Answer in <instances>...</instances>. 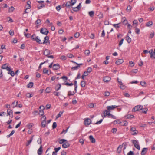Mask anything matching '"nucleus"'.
<instances>
[{"instance_id": "nucleus-23", "label": "nucleus", "mask_w": 155, "mask_h": 155, "mask_svg": "<svg viewBox=\"0 0 155 155\" xmlns=\"http://www.w3.org/2000/svg\"><path fill=\"white\" fill-rule=\"evenodd\" d=\"M33 86V82H30L27 85V87L28 88H31Z\"/></svg>"}, {"instance_id": "nucleus-52", "label": "nucleus", "mask_w": 155, "mask_h": 155, "mask_svg": "<svg viewBox=\"0 0 155 155\" xmlns=\"http://www.w3.org/2000/svg\"><path fill=\"white\" fill-rule=\"evenodd\" d=\"M146 83L145 81H143L140 82V84L142 86H145L146 85Z\"/></svg>"}, {"instance_id": "nucleus-15", "label": "nucleus", "mask_w": 155, "mask_h": 155, "mask_svg": "<svg viewBox=\"0 0 155 155\" xmlns=\"http://www.w3.org/2000/svg\"><path fill=\"white\" fill-rule=\"evenodd\" d=\"M49 41V37L48 36H45L44 38V41L42 42V44H47L48 43V41Z\"/></svg>"}, {"instance_id": "nucleus-14", "label": "nucleus", "mask_w": 155, "mask_h": 155, "mask_svg": "<svg viewBox=\"0 0 155 155\" xmlns=\"http://www.w3.org/2000/svg\"><path fill=\"white\" fill-rule=\"evenodd\" d=\"M89 138L91 142L92 143H94L95 142V140L94 138L92 135H90L89 137Z\"/></svg>"}, {"instance_id": "nucleus-25", "label": "nucleus", "mask_w": 155, "mask_h": 155, "mask_svg": "<svg viewBox=\"0 0 155 155\" xmlns=\"http://www.w3.org/2000/svg\"><path fill=\"white\" fill-rule=\"evenodd\" d=\"M65 142H67V140L64 139L59 140L58 141L59 143L61 144H63Z\"/></svg>"}, {"instance_id": "nucleus-6", "label": "nucleus", "mask_w": 155, "mask_h": 155, "mask_svg": "<svg viewBox=\"0 0 155 155\" xmlns=\"http://www.w3.org/2000/svg\"><path fill=\"white\" fill-rule=\"evenodd\" d=\"M91 123V120L89 118H86L84 120V124L85 125L90 124Z\"/></svg>"}, {"instance_id": "nucleus-22", "label": "nucleus", "mask_w": 155, "mask_h": 155, "mask_svg": "<svg viewBox=\"0 0 155 155\" xmlns=\"http://www.w3.org/2000/svg\"><path fill=\"white\" fill-rule=\"evenodd\" d=\"M61 87V85L60 84L56 85L55 87V90L56 91L59 90Z\"/></svg>"}, {"instance_id": "nucleus-42", "label": "nucleus", "mask_w": 155, "mask_h": 155, "mask_svg": "<svg viewBox=\"0 0 155 155\" xmlns=\"http://www.w3.org/2000/svg\"><path fill=\"white\" fill-rule=\"evenodd\" d=\"M90 52L89 50H86L84 52V54L86 56H88Z\"/></svg>"}, {"instance_id": "nucleus-20", "label": "nucleus", "mask_w": 155, "mask_h": 155, "mask_svg": "<svg viewBox=\"0 0 155 155\" xmlns=\"http://www.w3.org/2000/svg\"><path fill=\"white\" fill-rule=\"evenodd\" d=\"M126 39L127 41L128 42V43H129L131 42V39L129 36L128 34L126 36Z\"/></svg>"}, {"instance_id": "nucleus-28", "label": "nucleus", "mask_w": 155, "mask_h": 155, "mask_svg": "<svg viewBox=\"0 0 155 155\" xmlns=\"http://www.w3.org/2000/svg\"><path fill=\"white\" fill-rule=\"evenodd\" d=\"M153 52V50L152 49L149 51V53L150 54V56L151 58H152L153 57V55H154Z\"/></svg>"}, {"instance_id": "nucleus-32", "label": "nucleus", "mask_w": 155, "mask_h": 155, "mask_svg": "<svg viewBox=\"0 0 155 155\" xmlns=\"http://www.w3.org/2000/svg\"><path fill=\"white\" fill-rule=\"evenodd\" d=\"M8 64H5L2 65L1 68L3 69H6V68L8 67Z\"/></svg>"}, {"instance_id": "nucleus-24", "label": "nucleus", "mask_w": 155, "mask_h": 155, "mask_svg": "<svg viewBox=\"0 0 155 155\" xmlns=\"http://www.w3.org/2000/svg\"><path fill=\"white\" fill-rule=\"evenodd\" d=\"M15 9V8L13 6H11L8 8V12L9 13L12 12Z\"/></svg>"}, {"instance_id": "nucleus-26", "label": "nucleus", "mask_w": 155, "mask_h": 155, "mask_svg": "<svg viewBox=\"0 0 155 155\" xmlns=\"http://www.w3.org/2000/svg\"><path fill=\"white\" fill-rule=\"evenodd\" d=\"M34 125V124L32 123H30L28 124L26 126L28 129H31Z\"/></svg>"}, {"instance_id": "nucleus-19", "label": "nucleus", "mask_w": 155, "mask_h": 155, "mask_svg": "<svg viewBox=\"0 0 155 155\" xmlns=\"http://www.w3.org/2000/svg\"><path fill=\"white\" fill-rule=\"evenodd\" d=\"M65 6L67 8H70L72 6L69 1L65 3Z\"/></svg>"}, {"instance_id": "nucleus-62", "label": "nucleus", "mask_w": 155, "mask_h": 155, "mask_svg": "<svg viewBox=\"0 0 155 155\" xmlns=\"http://www.w3.org/2000/svg\"><path fill=\"white\" fill-rule=\"evenodd\" d=\"M80 36V34L79 32H77L74 35V36L75 37L78 38Z\"/></svg>"}, {"instance_id": "nucleus-16", "label": "nucleus", "mask_w": 155, "mask_h": 155, "mask_svg": "<svg viewBox=\"0 0 155 155\" xmlns=\"http://www.w3.org/2000/svg\"><path fill=\"white\" fill-rule=\"evenodd\" d=\"M147 148H143L142 151L141 152V155H145V154L146 153V152H147Z\"/></svg>"}, {"instance_id": "nucleus-27", "label": "nucleus", "mask_w": 155, "mask_h": 155, "mask_svg": "<svg viewBox=\"0 0 155 155\" xmlns=\"http://www.w3.org/2000/svg\"><path fill=\"white\" fill-rule=\"evenodd\" d=\"M51 88L50 87H47L45 89V91L47 93H49L51 91Z\"/></svg>"}, {"instance_id": "nucleus-40", "label": "nucleus", "mask_w": 155, "mask_h": 155, "mask_svg": "<svg viewBox=\"0 0 155 155\" xmlns=\"http://www.w3.org/2000/svg\"><path fill=\"white\" fill-rule=\"evenodd\" d=\"M121 123L120 120L119 119L116 120L114 121V124H119Z\"/></svg>"}, {"instance_id": "nucleus-37", "label": "nucleus", "mask_w": 155, "mask_h": 155, "mask_svg": "<svg viewBox=\"0 0 155 155\" xmlns=\"http://www.w3.org/2000/svg\"><path fill=\"white\" fill-rule=\"evenodd\" d=\"M94 12L93 11H91L89 12V15L91 17H93L94 16Z\"/></svg>"}, {"instance_id": "nucleus-4", "label": "nucleus", "mask_w": 155, "mask_h": 155, "mask_svg": "<svg viewBox=\"0 0 155 155\" xmlns=\"http://www.w3.org/2000/svg\"><path fill=\"white\" fill-rule=\"evenodd\" d=\"M40 32L43 34L47 35L48 33H49V31L47 30L46 28H43L41 29Z\"/></svg>"}, {"instance_id": "nucleus-2", "label": "nucleus", "mask_w": 155, "mask_h": 155, "mask_svg": "<svg viewBox=\"0 0 155 155\" xmlns=\"http://www.w3.org/2000/svg\"><path fill=\"white\" fill-rule=\"evenodd\" d=\"M143 106L142 105H137L134 107L132 109L133 112H135L141 110L143 109Z\"/></svg>"}, {"instance_id": "nucleus-49", "label": "nucleus", "mask_w": 155, "mask_h": 155, "mask_svg": "<svg viewBox=\"0 0 155 155\" xmlns=\"http://www.w3.org/2000/svg\"><path fill=\"white\" fill-rule=\"evenodd\" d=\"M39 114L41 116H43L44 114L43 110H40L39 112Z\"/></svg>"}, {"instance_id": "nucleus-61", "label": "nucleus", "mask_w": 155, "mask_h": 155, "mask_svg": "<svg viewBox=\"0 0 155 155\" xmlns=\"http://www.w3.org/2000/svg\"><path fill=\"white\" fill-rule=\"evenodd\" d=\"M124 40V39H122L119 42V47H120L121 46V45H122V44L123 43Z\"/></svg>"}, {"instance_id": "nucleus-43", "label": "nucleus", "mask_w": 155, "mask_h": 155, "mask_svg": "<svg viewBox=\"0 0 155 155\" xmlns=\"http://www.w3.org/2000/svg\"><path fill=\"white\" fill-rule=\"evenodd\" d=\"M142 112L145 114H146L148 110V109L147 108H143L142 109Z\"/></svg>"}, {"instance_id": "nucleus-41", "label": "nucleus", "mask_w": 155, "mask_h": 155, "mask_svg": "<svg viewBox=\"0 0 155 155\" xmlns=\"http://www.w3.org/2000/svg\"><path fill=\"white\" fill-rule=\"evenodd\" d=\"M127 119L132 118L134 117V116L133 115H128L126 116Z\"/></svg>"}, {"instance_id": "nucleus-34", "label": "nucleus", "mask_w": 155, "mask_h": 155, "mask_svg": "<svg viewBox=\"0 0 155 155\" xmlns=\"http://www.w3.org/2000/svg\"><path fill=\"white\" fill-rule=\"evenodd\" d=\"M123 147V146L122 145H120L119 146V147H118L117 149V150L119 153H120V152L121 151V150L122 148Z\"/></svg>"}, {"instance_id": "nucleus-33", "label": "nucleus", "mask_w": 155, "mask_h": 155, "mask_svg": "<svg viewBox=\"0 0 155 155\" xmlns=\"http://www.w3.org/2000/svg\"><path fill=\"white\" fill-rule=\"evenodd\" d=\"M45 7V5L44 4H41V5H38L37 6L38 9H40Z\"/></svg>"}, {"instance_id": "nucleus-56", "label": "nucleus", "mask_w": 155, "mask_h": 155, "mask_svg": "<svg viewBox=\"0 0 155 155\" xmlns=\"http://www.w3.org/2000/svg\"><path fill=\"white\" fill-rule=\"evenodd\" d=\"M138 23V21H137V20H134L133 22V25H136V26H137Z\"/></svg>"}, {"instance_id": "nucleus-45", "label": "nucleus", "mask_w": 155, "mask_h": 155, "mask_svg": "<svg viewBox=\"0 0 155 155\" xmlns=\"http://www.w3.org/2000/svg\"><path fill=\"white\" fill-rule=\"evenodd\" d=\"M119 85H120V87L121 89H124L125 88L126 86L123 84L122 83V84H120Z\"/></svg>"}, {"instance_id": "nucleus-18", "label": "nucleus", "mask_w": 155, "mask_h": 155, "mask_svg": "<svg viewBox=\"0 0 155 155\" xmlns=\"http://www.w3.org/2000/svg\"><path fill=\"white\" fill-rule=\"evenodd\" d=\"M43 72L45 74H47L48 75H49L51 74V71H49L48 70H47L46 68H44L43 69Z\"/></svg>"}, {"instance_id": "nucleus-36", "label": "nucleus", "mask_w": 155, "mask_h": 155, "mask_svg": "<svg viewBox=\"0 0 155 155\" xmlns=\"http://www.w3.org/2000/svg\"><path fill=\"white\" fill-rule=\"evenodd\" d=\"M72 6L74 5L76 2V1L75 0H71L69 1Z\"/></svg>"}, {"instance_id": "nucleus-29", "label": "nucleus", "mask_w": 155, "mask_h": 155, "mask_svg": "<svg viewBox=\"0 0 155 155\" xmlns=\"http://www.w3.org/2000/svg\"><path fill=\"white\" fill-rule=\"evenodd\" d=\"M123 22L124 24L125 25L128 24L127 20L125 17H124L123 18Z\"/></svg>"}, {"instance_id": "nucleus-63", "label": "nucleus", "mask_w": 155, "mask_h": 155, "mask_svg": "<svg viewBox=\"0 0 155 155\" xmlns=\"http://www.w3.org/2000/svg\"><path fill=\"white\" fill-rule=\"evenodd\" d=\"M9 33L10 35L11 36H13L14 35V32L13 30H10L9 31Z\"/></svg>"}, {"instance_id": "nucleus-44", "label": "nucleus", "mask_w": 155, "mask_h": 155, "mask_svg": "<svg viewBox=\"0 0 155 155\" xmlns=\"http://www.w3.org/2000/svg\"><path fill=\"white\" fill-rule=\"evenodd\" d=\"M135 32L136 34H139L140 33V30L139 28L136 27L135 28Z\"/></svg>"}, {"instance_id": "nucleus-9", "label": "nucleus", "mask_w": 155, "mask_h": 155, "mask_svg": "<svg viewBox=\"0 0 155 155\" xmlns=\"http://www.w3.org/2000/svg\"><path fill=\"white\" fill-rule=\"evenodd\" d=\"M70 144L67 141V142H65V143H64L62 145V147L63 148H65L69 147Z\"/></svg>"}, {"instance_id": "nucleus-60", "label": "nucleus", "mask_w": 155, "mask_h": 155, "mask_svg": "<svg viewBox=\"0 0 155 155\" xmlns=\"http://www.w3.org/2000/svg\"><path fill=\"white\" fill-rule=\"evenodd\" d=\"M120 24V23H118L117 24H114L113 26L116 28H120V26H119V25Z\"/></svg>"}, {"instance_id": "nucleus-17", "label": "nucleus", "mask_w": 155, "mask_h": 155, "mask_svg": "<svg viewBox=\"0 0 155 155\" xmlns=\"http://www.w3.org/2000/svg\"><path fill=\"white\" fill-rule=\"evenodd\" d=\"M42 147L41 146L40 148L38 150L37 153L38 155H41L42 153Z\"/></svg>"}, {"instance_id": "nucleus-64", "label": "nucleus", "mask_w": 155, "mask_h": 155, "mask_svg": "<svg viewBox=\"0 0 155 155\" xmlns=\"http://www.w3.org/2000/svg\"><path fill=\"white\" fill-rule=\"evenodd\" d=\"M117 131V129L116 128H114L112 129L111 132L114 134H115L116 133Z\"/></svg>"}, {"instance_id": "nucleus-54", "label": "nucleus", "mask_w": 155, "mask_h": 155, "mask_svg": "<svg viewBox=\"0 0 155 155\" xmlns=\"http://www.w3.org/2000/svg\"><path fill=\"white\" fill-rule=\"evenodd\" d=\"M41 22V20L39 19H37L35 22V24H40Z\"/></svg>"}, {"instance_id": "nucleus-30", "label": "nucleus", "mask_w": 155, "mask_h": 155, "mask_svg": "<svg viewBox=\"0 0 155 155\" xmlns=\"http://www.w3.org/2000/svg\"><path fill=\"white\" fill-rule=\"evenodd\" d=\"M7 116H10L11 114H12L13 111L10 109H8L7 110Z\"/></svg>"}, {"instance_id": "nucleus-38", "label": "nucleus", "mask_w": 155, "mask_h": 155, "mask_svg": "<svg viewBox=\"0 0 155 155\" xmlns=\"http://www.w3.org/2000/svg\"><path fill=\"white\" fill-rule=\"evenodd\" d=\"M86 83L84 81H82L81 82V85L82 87H84L85 86Z\"/></svg>"}, {"instance_id": "nucleus-46", "label": "nucleus", "mask_w": 155, "mask_h": 155, "mask_svg": "<svg viewBox=\"0 0 155 155\" xmlns=\"http://www.w3.org/2000/svg\"><path fill=\"white\" fill-rule=\"evenodd\" d=\"M8 74H10L13 77L15 75V73L13 71H11L10 72H8Z\"/></svg>"}, {"instance_id": "nucleus-7", "label": "nucleus", "mask_w": 155, "mask_h": 155, "mask_svg": "<svg viewBox=\"0 0 155 155\" xmlns=\"http://www.w3.org/2000/svg\"><path fill=\"white\" fill-rule=\"evenodd\" d=\"M103 114L104 117H105L107 116H108L109 117H110V114L109 111L105 110L103 112Z\"/></svg>"}, {"instance_id": "nucleus-48", "label": "nucleus", "mask_w": 155, "mask_h": 155, "mask_svg": "<svg viewBox=\"0 0 155 155\" xmlns=\"http://www.w3.org/2000/svg\"><path fill=\"white\" fill-rule=\"evenodd\" d=\"M41 126L43 127H45L46 126V121H42L41 123Z\"/></svg>"}, {"instance_id": "nucleus-47", "label": "nucleus", "mask_w": 155, "mask_h": 155, "mask_svg": "<svg viewBox=\"0 0 155 155\" xmlns=\"http://www.w3.org/2000/svg\"><path fill=\"white\" fill-rule=\"evenodd\" d=\"M80 66H77L74 67H72L71 68V70H75L78 69V68H80Z\"/></svg>"}, {"instance_id": "nucleus-50", "label": "nucleus", "mask_w": 155, "mask_h": 155, "mask_svg": "<svg viewBox=\"0 0 155 155\" xmlns=\"http://www.w3.org/2000/svg\"><path fill=\"white\" fill-rule=\"evenodd\" d=\"M64 85L69 86H71L73 85L74 84L73 83H69L68 82H67L64 84Z\"/></svg>"}, {"instance_id": "nucleus-11", "label": "nucleus", "mask_w": 155, "mask_h": 155, "mask_svg": "<svg viewBox=\"0 0 155 155\" xmlns=\"http://www.w3.org/2000/svg\"><path fill=\"white\" fill-rule=\"evenodd\" d=\"M60 68V65L58 64H54L53 65V68L54 70H56L59 69Z\"/></svg>"}, {"instance_id": "nucleus-8", "label": "nucleus", "mask_w": 155, "mask_h": 155, "mask_svg": "<svg viewBox=\"0 0 155 155\" xmlns=\"http://www.w3.org/2000/svg\"><path fill=\"white\" fill-rule=\"evenodd\" d=\"M117 107V106L116 105H112L111 106H108L107 107V110L109 111H110V110H113L114 109L116 108Z\"/></svg>"}, {"instance_id": "nucleus-31", "label": "nucleus", "mask_w": 155, "mask_h": 155, "mask_svg": "<svg viewBox=\"0 0 155 155\" xmlns=\"http://www.w3.org/2000/svg\"><path fill=\"white\" fill-rule=\"evenodd\" d=\"M33 139V136L31 138V139L28 141L27 143L26 144V146H28L32 141Z\"/></svg>"}, {"instance_id": "nucleus-39", "label": "nucleus", "mask_w": 155, "mask_h": 155, "mask_svg": "<svg viewBox=\"0 0 155 155\" xmlns=\"http://www.w3.org/2000/svg\"><path fill=\"white\" fill-rule=\"evenodd\" d=\"M63 112L60 111L56 116V119H57L60 117L63 114Z\"/></svg>"}, {"instance_id": "nucleus-12", "label": "nucleus", "mask_w": 155, "mask_h": 155, "mask_svg": "<svg viewBox=\"0 0 155 155\" xmlns=\"http://www.w3.org/2000/svg\"><path fill=\"white\" fill-rule=\"evenodd\" d=\"M50 53V50L47 49H45L44 52V54L45 56H48Z\"/></svg>"}, {"instance_id": "nucleus-57", "label": "nucleus", "mask_w": 155, "mask_h": 155, "mask_svg": "<svg viewBox=\"0 0 155 155\" xmlns=\"http://www.w3.org/2000/svg\"><path fill=\"white\" fill-rule=\"evenodd\" d=\"M92 68L91 67H88L87 69V71L88 73L91 72L92 71Z\"/></svg>"}, {"instance_id": "nucleus-51", "label": "nucleus", "mask_w": 155, "mask_h": 155, "mask_svg": "<svg viewBox=\"0 0 155 155\" xmlns=\"http://www.w3.org/2000/svg\"><path fill=\"white\" fill-rule=\"evenodd\" d=\"M69 127H68L66 130H64V129L63 130V131L61 132V134H62L64 133H66L67 132Z\"/></svg>"}, {"instance_id": "nucleus-13", "label": "nucleus", "mask_w": 155, "mask_h": 155, "mask_svg": "<svg viewBox=\"0 0 155 155\" xmlns=\"http://www.w3.org/2000/svg\"><path fill=\"white\" fill-rule=\"evenodd\" d=\"M124 62V60L122 59H118L115 62V64L117 65H119Z\"/></svg>"}, {"instance_id": "nucleus-5", "label": "nucleus", "mask_w": 155, "mask_h": 155, "mask_svg": "<svg viewBox=\"0 0 155 155\" xmlns=\"http://www.w3.org/2000/svg\"><path fill=\"white\" fill-rule=\"evenodd\" d=\"M33 40L36 41L38 44H42V42H41V40L39 39L38 36L36 37L35 38H33Z\"/></svg>"}, {"instance_id": "nucleus-10", "label": "nucleus", "mask_w": 155, "mask_h": 155, "mask_svg": "<svg viewBox=\"0 0 155 155\" xmlns=\"http://www.w3.org/2000/svg\"><path fill=\"white\" fill-rule=\"evenodd\" d=\"M111 80V78L109 77H105L103 78V81L105 82H109Z\"/></svg>"}, {"instance_id": "nucleus-53", "label": "nucleus", "mask_w": 155, "mask_h": 155, "mask_svg": "<svg viewBox=\"0 0 155 155\" xmlns=\"http://www.w3.org/2000/svg\"><path fill=\"white\" fill-rule=\"evenodd\" d=\"M154 32L153 31L151 32L150 33V38H153L154 36Z\"/></svg>"}, {"instance_id": "nucleus-3", "label": "nucleus", "mask_w": 155, "mask_h": 155, "mask_svg": "<svg viewBox=\"0 0 155 155\" xmlns=\"http://www.w3.org/2000/svg\"><path fill=\"white\" fill-rule=\"evenodd\" d=\"M132 141L135 147L138 150H140V146L139 144L138 141L135 140H132Z\"/></svg>"}, {"instance_id": "nucleus-1", "label": "nucleus", "mask_w": 155, "mask_h": 155, "mask_svg": "<svg viewBox=\"0 0 155 155\" xmlns=\"http://www.w3.org/2000/svg\"><path fill=\"white\" fill-rule=\"evenodd\" d=\"M130 130L131 131V134L133 136L136 135L138 134V131L136 130V128L135 127H131L130 128Z\"/></svg>"}, {"instance_id": "nucleus-58", "label": "nucleus", "mask_w": 155, "mask_h": 155, "mask_svg": "<svg viewBox=\"0 0 155 155\" xmlns=\"http://www.w3.org/2000/svg\"><path fill=\"white\" fill-rule=\"evenodd\" d=\"M122 145L123 146V147H124V150H125L126 149L127 146V143L126 142H124Z\"/></svg>"}, {"instance_id": "nucleus-55", "label": "nucleus", "mask_w": 155, "mask_h": 155, "mask_svg": "<svg viewBox=\"0 0 155 155\" xmlns=\"http://www.w3.org/2000/svg\"><path fill=\"white\" fill-rule=\"evenodd\" d=\"M57 127V123L55 122L53 123L52 125V128L53 129H54L56 128Z\"/></svg>"}, {"instance_id": "nucleus-35", "label": "nucleus", "mask_w": 155, "mask_h": 155, "mask_svg": "<svg viewBox=\"0 0 155 155\" xmlns=\"http://www.w3.org/2000/svg\"><path fill=\"white\" fill-rule=\"evenodd\" d=\"M15 130H12L11 132V133H10V134H9L7 136V138H9L11 136L13 135V134L15 133Z\"/></svg>"}, {"instance_id": "nucleus-21", "label": "nucleus", "mask_w": 155, "mask_h": 155, "mask_svg": "<svg viewBox=\"0 0 155 155\" xmlns=\"http://www.w3.org/2000/svg\"><path fill=\"white\" fill-rule=\"evenodd\" d=\"M153 25V22L152 21H150L147 22L146 24V26L147 27H150L152 25Z\"/></svg>"}, {"instance_id": "nucleus-59", "label": "nucleus", "mask_w": 155, "mask_h": 155, "mask_svg": "<svg viewBox=\"0 0 155 155\" xmlns=\"http://www.w3.org/2000/svg\"><path fill=\"white\" fill-rule=\"evenodd\" d=\"M53 94L55 95L56 96H58L60 94V93L58 92L54 91L53 92Z\"/></svg>"}]
</instances>
